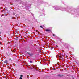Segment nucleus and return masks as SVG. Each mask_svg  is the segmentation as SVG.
Wrapping results in <instances>:
<instances>
[{
    "label": "nucleus",
    "mask_w": 79,
    "mask_h": 79,
    "mask_svg": "<svg viewBox=\"0 0 79 79\" xmlns=\"http://www.w3.org/2000/svg\"><path fill=\"white\" fill-rule=\"evenodd\" d=\"M56 56L57 58H58V57H59V58H62V57H61V56H60V55H56Z\"/></svg>",
    "instance_id": "1"
},
{
    "label": "nucleus",
    "mask_w": 79,
    "mask_h": 79,
    "mask_svg": "<svg viewBox=\"0 0 79 79\" xmlns=\"http://www.w3.org/2000/svg\"><path fill=\"white\" fill-rule=\"evenodd\" d=\"M58 77H63V74H58L57 75Z\"/></svg>",
    "instance_id": "2"
},
{
    "label": "nucleus",
    "mask_w": 79,
    "mask_h": 79,
    "mask_svg": "<svg viewBox=\"0 0 79 79\" xmlns=\"http://www.w3.org/2000/svg\"><path fill=\"white\" fill-rule=\"evenodd\" d=\"M28 55L30 56H32V55H33V54H30V53H28Z\"/></svg>",
    "instance_id": "3"
},
{
    "label": "nucleus",
    "mask_w": 79,
    "mask_h": 79,
    "mask_svg": "<svg viewBox=\"0 0 79 79\" xmlns=\"http://www.w3.org/2000/svg\"><path fill=\"white\" fill-rule=\"evenodd\" d=\"M45 31L46 32H50V30L47 29H46Z\"/></svg>",
    "instance_id": "4"
},
{
    "label": "nucleus",
    "mask_w": 79,
    "mask_h": 79,
    "mask_svg": "<svg viewBox=\"0 0 79 79\" xmlns=\"http://www.w3.org/2000/svg\"><path fill=\"white\" fill-rule=\"evenodd\" d=\"M8 63V60H6L4 61V63Z\"/></svg>",
    "instance_id": "5"
},
{
    "label": "nucleus",
    "mask_w": 79,
    "mask_h": 79,
    "mask_svg": "<svg viewBox=\"0 0 79 79\" xmlns=\"http://www.w3.org/2000/svg\"><path fill=\"white\" fill-rule=\"evenodd\" d=\"M30 63H32V61H30Z\"/></svg>",
    "instance_id": "6"
},
{
    "label": "nucleus",
    "mask_w": 79,
    "mask_h": 79,
    "mask_svg": "<svg viewBox=\"0 0 79 79\" xmlns=\"http://www.w3.org/2000/svg\"><path fill=\"white\" fill-rule=\"evenodd\" d=\"M40 27L41 28H43V27L42 26H40Z\"/></svg>",
    "instance_id": "7"
},
{
    "label": "nucleus",
    "mask_w": 79,
    "mask_h": 79,
    "mask_svg": "<svg viewBox=\"0 0 79 79\" xmlns=\"http://www.w3.org/2000/svg\"><path fill=\"white\" fill-rule=\"evenodd\" d=\"M53 49V48H51V50H52Z\"/></svg>",
    "instance_id": "8"
},
{
    "label": "nucleus",
    "mask_w": 79,
    "mask_h": 79,
    "mask_svg": "<svg viewBox=\"0 0 79 79\" xmlns=\"http://www.w3.org/2000/svg\"><path fill=\"white\" fill-rule=\"evenodd\" d=\"M13 15H15V13H13Z\"/></svg>",
    "instance_id": "9"
},
{
    "label": "nucleus",
    "mask_w": 79,
    "mask_h": 79,
    "mask_svg": "<svg viewBox=\"0 0 79 79\" xmlns=\"http://www.w3.org/2000/svg\"><path fill=\"white\" fill-rule=\"evenodd\" d=\"M55 34H53V36H55Z\"/></svg>",
    "instance_id": "10"
},
{
    "label": "nucleus",
    "mask_w": 79,
    "mask_h": 79,
    "mask_svg": "<svg viewBox=\"0 0 79 79\" xmlns=\"http://www.w3.org/2000/svg\"><path fill=\"white\" fill-rule=\"evenodd\" d=\"M9 60L10 61H11V58H10L9 59Z\"/></svg>",
    "instance_id": "11"
},
{
    "label": "nucleus",
    "mask_w": 79,
    "mask_h": 79,
    "mask_svg": "<svg viewBox=\"0 0 79 79\" xmlns=\"http://www.w3.org/2000/svg\"><path fill=\"white\" fill-rule=\"evenodd\" d=\"M19 79H22V77H20Z\"/></svg>",
    "instance_id": "12"
},
{
    "label": "nucleus",
    "mask_w": 79,
    "mask_h": 79,
    "mask_svg": "<svg viewBox=\"0 0 79 79\" xmlns=\"http://www.w3.org/2000/svg\"><path fill=\"white\" fill-rule=\"evenodd\" d=\"M20 77H23V75H20Z\"/></svg>",
    "instance_id": "13"
},
{
    "label": "nucleus",
    "mask_w": 79,
    "mask_h": 79,
    "mask_svg": "<svg viewBox=\"0 0 79 79\" xmlns=\"http://www.w3.org/2000/svg\"><path fill=\"white\" fill-rule=\"evenodd\" d=\"M57 10H60L59 9H58Z\"/></svg>",
    "instance_id": "14"
},
{
    "label": "nucleus",
    "mask_w": 79,
    "mask_h": 79,
    "mask_svg": "<svg viewBox=\"0 0 79 79\" xmlns=\"http://www.w3.org/2000/svg\"><path fill=\"white\" fill-rule=\"evenodd\" d=\"M0 34H1V32H0Z\"/></svg>",
    "instance_id": "15"
},
{
    "label": "nucleus",
    "mask_w": 79,
    "mask_h": 79,
    "mask_svg": "<svg viewBox=\"0 0 79 79\" xmlns=\"http://www.w3.org/2000/svg\"><path fill=\"white\" fill-rule=\"evenodd\" d=\"M35 69H36L35 68Z\"/></svg>",
    "instance_id": "16"
}]
</instances>
